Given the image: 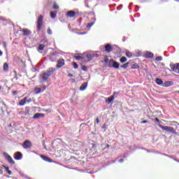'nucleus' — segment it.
<instances>
[{
	"mask_svg": "<svg viewBox=\"0 0 179 179\" xmlns=\"http://www.w3.org/2000/svg\"><path fill=\"white\" fill-rule=\"evenodd\" d=\"M54 72H55V69L50 68L49 69L47 70L46 72H44L40 75V77H39L40 80H42V82H47L50 76H51V75H52Z\"/></svg>",
	"mask_w": 179,
	"mask_h": 179,
	"instance_id": "f257e3e1",
	"label": "nucleus"
},
{
	"mask_svg": "<svg viewBox=\"0 0 179 179\" xmlns=\"http://www.w3.org/2000/svg\"><path fill=\"white\" fill-rule=\"evenodd\" d=\"M159 127L161 128V129H163L164 131H166V132H170L171 134H173L174 135H177L178 133H177V131L174 129V128L169 126H163L162 124L159 125Z\"/></svg>",
	"mask_w": 179,
	"mask_h": 179,
	"instance_id": "f03ea898",
	"label": "nucleus"
},
{
	"mask_svg": "<svg viewBox=\"0 0 179 179\" xmlns=\"http://www.w3.org/2000/svg\"><path fill=\"white\" fill-rule=\"evenodd\" d=\"M109 68H115V69H118L120 68V63L114 61L113 59H110L108 64Z\"/></svg>",
	"mask_w": 179,
	"mask_h": 179,
	"instance_id": "7ed1b4c3",
	"label": "nucleus"
},
{
	"mask_svg": "<svg viewBox=\"0 0 179 179\" xmlns=\"http://www.w3.org/2000/svg\"><path fill=\"white\" fill-rule=\"evenodd\" d=\"M3 156H4L5 159L10 163V164H15V162L13 161V158L9 155L7 152H3Z\"/></svg>",
	"mask_w": 179,
	"mask_h": 179,
	"instance_id": "20e7f679",
	"label": "nucleus"
},
{
	"mask_svg": "<svg viewBox=\"0 0 179 179\" xmlns=\"http://www.w3.org/2000/svg\"><path fill=\"white\" fill-rule=\"evenodd\" d=\"M41 26H43V15H40L37 20V29L41 30Z\"/></svg>",
	"mask_w": 179,
	"mask_h": 179,
	"instance_id": "39448f33",
	"label": "nucleus"
},
{
	"mask_svg": "<svg viewBox=\"0 0 179 179\" xmlns=\"http://www.w3.org/2000/svg\"><path fill=\"white\" fill-rule=\"evenodd\" d=\"M31 142L29 140H26L22 144V148H24V149H29L31 148Z\"/></svg>",
	"mask_w": 179,
	"mask_h": 179,
	"instance_id": "423d86ee",
	"label": "nucleus"
},
{
	"mask_svg": "<svg viewBox=\"0 0 179 179\" xmlns=\"http://www.w3.org/2000/svg\"><path fill=\"white\" fill-rule=\"evenodd\" d=\"M22 157H23V155L20 152H17L14 154V159L15 160H22Z\"/></svg>",
	"mask_w": 179,
	"mask_h": 179,
	"instance_id": "0eeeda50",
	"label": "nucleus"
},
{
	"mask_svg": "<svg viewBox=\"0 0 179 179\" xmlns=\"http://www.w3.org/2000/svg\"><path fill=\"white\" fill-rule=\"evenodd\" d=\"M171 68L173 71V72L179 73V63L171 66Z\"/></svg>",
	"mask_w": 179,
	"mask_h": 179,
	"instance_id": "6e6552de",
	"label": "nucleus"
},
{
	"mask_svg": "<svg viewBox=\"0 0 179 179\" xmlns=\"http://www.w3.org/2000/svg\"><path fill=\"white\" fill-rule=\"evenodd\" d=\"M94 58V52H90L86 55V59L87 61H92Z\"/></svg>",
	"mask_w": 179,
	"mask_h": 179,
	"instance_id": "1a4fd4ad",
	"label": "nucleus"
},
{
	"mask_svg": "<svg viewBox=\"0 0 179 179\" xmlns=\"http://www.w3.org/2000/svg\"><path fill=\"white\" fill-rule=\"evenodd\" d=\"M64 65H65V60H64V59H60L58 62H57V68H62V66H64Z\"/></svg>",
	"mask_w": 179,
	"mask_h": 179,
	"instance_id": "9d476101",
	"label": "nucleus"
},
{
	"mask_svg": "<svg viewBox=\"0 0 179 179\" xmlns=\"http://www.w3.org/2000/svg\"><path fill=\"white\" fill-rule=\"evenodd\" d=\"M45 115L44 113H36L34 116H33V119L34 120H38V118H44Z\"/></svg>",
	"mask_w": 179,
	"mask_h": 179,
	"instance_id": "9b49d317",
	"label": "nucleus"
},
{
	"mask_svg": "<svg viewBox=\"0 0 179 179\" xmlns=\"http://www.w3.org/2000/svg\"><path fill=\"white\" fill-rule=\"evenodd\" d=\"M75 15H76V13L75 11L70 10V11L67 12L66 17H74Z\"/></svg>",
	"mask_w": 179,
	"mask_h": 179,
	"instance_id": "f8f14e48",
	"label": "nucleus"
},
{
	"mask_svg": "<svg viewBox=\"0 0 179 179\" xmlns=\"http://www.w3.org/2000/svg\"><path fill=\"white\" fill-rule=\"evenodd\" d=\"M49 58L50 59V61H52V62H54V61H55L57 59V54L55 53H51L49 55Z\"/></svg>",
	"mask_w": 179,
	"mask_h": 179,
	"instance_id": "ddd939ff",
	"label": "nucleus"
},
{
	"mask_svg": "<svg viewBox=\"0 0 179 179\" xmlns=\"http://www.w3.org/2000/svg\"><path fill=\"white\" fill-rule=\"evenodd\" d=\"M105 51H106V52H111V51H113V47H111V45L107 44L105 46Z\"/></svg>",
	"mask_w": 179,
	"mask_h": 179,
	"instance_id": "4468645a",
	"label": "nucleus"
},
{
	"mask_svg": "<svg viewBox=\"0 0 179 179\" xmlns=\"http://www.w3.org/2000/svg\"><path fill=\"white\" fill-rule=\"evenodd\" d=\"M41 157L42 159L44 160V162H48V163H52V160H51V159H50L44 155H41Z\"/></svg>",
	"mask_w": 179,
	"mask_h": 179,
	"instance_id": "2eb2a0df",
	"label": "nucleus"
},
{
	"mask_svg": "<svg viewBox=\"0 0 179 179\" xmlns=\"http://www.w3.org/2000/svg\"><path fill=\"white\" fill-rule=\"evenodd\" d=\"M115 99V97L114 96V95H112L109 96L107 99H106V102L107 103V104H110V103H111V101H113Z\"/></svg>",
	"mask_w": 179,
	"mask_h": 179,
	"instance_id": "dca6fc26",
	"label": "nucleus"
},
{
	"mask_svg": "<svg viewBox=\"0 0 179 179\" xmlns=\"http://www.w3.org/2000/svg\"><path fill=\"white\" fill-rule=\"evenodd\" d=\"M34 92H35L36 94H38L41 93V86L35 87Z\"/></svg>",
	"mask_w": 179,
	"mask_h": 179,
	"instance_id": "f3484780",
	"label": "nucleus"
},
{
	"mask_svg": "<svg viewBox=\"0 0 179 179\" xmlns=\"http://www.w3.org/2000/svg\"><path fill=\"white\" fill-rule=\"evenodd\" d=\"M171 85H173V82H171V81H166L164 83L163 87H170V86H171Z\"/></svg>",
	"mask_w": 179,
	"mask_h": 179,
	"instance_id": "a211bd4d",
	"label": "nucleus"
},
{
	"mask_svg": "<svg viewBox=\"0 0 179 179\" xmlns=\"http://www.w3.org/2000/svg\"><path fill=\"white\" fill-rule=\"evenodd\" d=\"M155 83H157V85H159V86H163L164 85L163 80L160 78H156Z\"/></svg>",
	"mask_w": 179,
	"mask_h": 179,
	"instance_id": "6ab92c4d",
	"label": "nucleus"
},
{
	"mask_svg": "<svg viewBox=\"0 0 179 179\" xmlns=\"http://www.w3.org/2000/svg\"><path fill=\"white\" fill-rule=\"evenodd\" d=\"M26 100H27V96H25L24 99H22L20 102H19V105L20 106H24V104H26Z\"/></svg>",
	"mask_w": 179,
	"mask_h": 179,
	"instance_id": "aec40b11",
	"label": "nucleus"
},
{
	"mask_svg": "<svg viewBox=\"0 0 179 179\" xmlns=\"http://www.w3.org/2000/svg\"><path fill=\"white\" fill-rule=\"evenodd\" d=\"M22 31L24 33V36H29L31 34V31L30 30L27 29H22Z\"/></svg>",
	"mask_w": 179,
	"mask_h": 179,
	"instance_id": "412c9836",
	"label": "nucleus"
},
{
	"mask_svg": "<svg viewBox=\"0 0 179 179\" xmlns=\"http://www.w3.org/2000/svg\"><path fill=\"white\" fill-rule=\"evenodd\" d=\"M86 87H87V83H84L83 85H81V86L80 87V90L83 92V90H86Z\"/></svg>",
	"mask_w": 179,
	"mask_h": 179,
	"instance_id": "4be33fe9",
	"label": "nucleus"
},
{
	"mask_svg": "<svg viewBox=\"0 0 179 179\" xmlns=\"http://www.w3.org/2000/svg\"><path fill=\"white\" fill-rule=\"evenodd\" d=\"M153 53H152V52H145V57L146 58H153Z\"/></svg>",
	"mask_w": 179,
	"mask_h": 179,
	"instance_id": "5701e85b",
	"label": "nucleus"
},
{
	"mask_svg": "<svg viewBox=\"0 0 179 179\" xmlns=\"http://www.w3.org/2000/svg\"><path fill=\"white\" fill-rule=\"evenodd\" d=\"M75 58L78 60V61H81V62H85V58L82 56H75Z\"/></svg>",
	"mask_w": 179,
	"mask_h": 179,
	"instance_id": "b1692460",
	"label": "nucleus"
},
{
	"mask_svg": "<svg viewBox=\"0 0 179 179\" xmlns=\"http://www.w3.org/2000/svg\"><path fill=\"white\" fill-rule=\"evenodd\" d=\"M57 11H55V12L51 11L50 12V17L52 19H55V17H57Z\"/></svg>",
	"mask_w": 179,
	"mask_h": 179,
	"instance_id": "393cba45",
	"label": "nucleus"
},
{
	"mask_svg": "<svg viewBox=\"0 0 179 179\" xmlns=\"http://www.w3.org/2000/svg\"><path fill=\"white\" fill-rule=\"evenodd\" d=\"M3 71H5L6 72H8V71H9V66H8V63H4Z\"/></svg>",
	"mask_w": 179,
	"mask_h": 179,
	"instance_id": "a878e982",
	"label": "nucleus"
},
{
	"mask_svg": "<svg viewBox=\"0 0 179 179\" xmlns=\"http://www.w3.org/2000/svg\"><path fill=\"white\" fill-rule=\"evenodd\" d=\"M45 48V45H44V44H41L38 48V50L43 51V50H44Z\"/></svg>",
	"mask_w": 179,
	"mask_h": 179,
	"instance_id": "bb28decb",
	"label": "nucleus"
},
{
	"mask_svg": "<svg viewBox=\"0 0 179 179\" xmlns=\"http://www.w3.org/2000/svg\"><path fill=\"white\" fill-rule=\"evenodd\" d=\"M52 9H59V6L57 2H54Z\"/></svg>",
	"mask_w": 179,
	"mask_h": 179,
	"instance_id": "cd10ccee",
	"label": "nucleus"
},
{
	"mask_svg": "<svg viewBox=\"0 0 179 179\" xmlns=\"http://www.w3.org/2000/svg\"><path fill=\"white\" fill-rule=\"evenodd\" d=\"M129 65V62H127L120 66V68H123V69H127Z\"/></svg>",
	"mask_w": 179,
	"mask_h": 179,
	"instance_id": "c85d7f7f",
	"label": "nucleus"
},
{
	"mask_svg": "<svg viewBox=\"0 0 179 179\" xmlns=\"http://www.w3.org/2000/svg\"><path fill=\"white\" fill-rule=\"evenodd\" d=\"M155 61H158V62L163 61V57L162 56H157L155 58Z\"/></svg>",
	"mask_w": 179,
	"mask_h": 179,
	"instance_id": "c756f323",
	"label": "nucleus"
},
{
	"mask_svg": "<svg viewBox=\"0 0 179 179\" xmlns=\"http://www.w3.org/2000/svg\"><path fill=\"white\" fill-rule=\"evenodd\" d=\"M120 62H121L122 64H124V62H127V57H122L120 59Z\"/></svg>",
	"mask_w": 179,
	"mask_h": 179,
	"instance_id": "7c9ffc66",
	"label": "nucleus"
},
{
	"mask_svg": "<svg viewBox=\"0 0 179 179\" xmlns=\"http://www.w3.org/2000/svg\"><path fill=\"white\" fill-rule=\"evenodd\" d=\"M126 56L128 57V58H132V53L131 52H126Z\"/></svg>",
	"mask_w": 179,
	"mask_h": 179,
	"instance_id": "2f4dec72",
	"label": "nucleus"
},
{
	"mask_svg": "<svg viewBox=\"0 0 179 179\" xmlns=\"http://www.w3.org/2000/svg\"><path fill=\"white\" fill-rule=\"evenodd\" d=\"M138 68H139V66H138V64H133V66H131L132 69H138Z\"/></svg>",
	"mask_w": 179,
	"mask_h": 179,
	"instance_id": "473e14b6",
	"label": "nucleus"
},
{
	"mask_svg": "<svg viewBox=\"0 0 179 179\" xmlns=\"http://www.w3.org/2000/svg\"><path fill=\"white\" fill-rule=\"evenodd\" d=\"M93 24H94V22H90V23H88L87 24V27H92V26H93Z\"/></svg>",
	"mask_w": 179,
	"mask_h": 179,
	"instance_id": "72a5a7b5",
	"label": "nucleus"
},
{
	"mask_svg": "<svg viewBox=\"0 0 179 179\" xmlns=\"http://www.w3.org/2000/svg\"><path fill=\"white\" fill-rule=\"evenodd\" d=\"M73 66L74 69H78V64L76 62H73Z\"/></svg>",
	"mask_w": 179,
	"mask_h": 179,
	"instance_id": "f704fd0d",
	"label": "nucleus"
},
{
	"mask_svg": "<svg viewBox=\"0 0 179 179\" xmlns=\"http://www.w3.org/2000/svg\"><path fill=\"white\" fill-rule=\"evenodd\" d=\"M41 92H44V90H45V89H47V86L45 85H43L41 87Z\"/></svg>",
	"mask_w": 179,
	"mask_h": 179,
	"instance_id": "c9c22d12",
	"label": "nucleus"
},
{
	"mask_svg": "<svg viewBox=\"0 0 179 179\" xmlns=\"http://www.w3.org/2000/svg\"><path fill=\"white\" fill-rule=\"evenodd\" d=\"M34 101V99H31V98H29V99H26V103H31V101Z\"/></svg>",
	"mask_w": 179,
	"mask_h": 179,
	"instance_id": "e433bc0d",
	"label": "nucleus"
},
{
	"mask_svg": "<svg viewBox=\"0 0 179 179\" xmlns=\"http://www.w3.org/2000/svg\"><path fill=\"white\" fill-rule=\"evenodd\" d=\"M82 70L85 71V72H86L87 71V67H86V66H82Z\"/></svg>",
	"mask_w": 179,
	"mask_h": 179,
	"instance_id": "4c0bfd02",
	"label": "nucleus"
},
{
	"mask_svg": "<svg viewBox=\"0 0 179 179\" xmlns=\"http://www.w3.org/2000/svg\"><path fill=\"white\" fill-rule=\"evenodd\" d=\"M48 33L49 34H52V31L51 30V29L48 28Z\"/></svg>",
	"mask_w": 179,
	"mask_h": 179,
	"instance_id": "58836bf2",
	"label": "nucleus"
},
{
	"mask_svg": "<svg viewBox=\"0 0 179 179\" xmlns=\"http://www.w3.org/2000/svg\"><path fill=\"white\" fill-rule=\"evenodd\" d=\"M119 163H124V159L121 158L118 160Z\"/></svg>",
	"mask_w": 179,
	"mask_h": 179,
	"instance_id": "ea45409f",
	"label": "nucleus"
},
{
	"mask_svg": "<svg viewBox=\"0 0 179 179\" xmlns=\"http://www.w3.org/2000/svg\"><path fill=\"white\" fill-rule=\"evenodd\" d=\"M7 173L9 176H12V171L10 170H8Z\"/></svg>",
	"mask_w": 179,
	"mask_h": 179,
	"instance_id": "a19ab883",
	"label": "nucleus"
},
{
	"mask_svg": "<svg viewBox=\"0 0 179 179\" xmlns=\"http://www.w3.org/2000/svg\"><path fill=\"white\" fill-rule=\"evenodd\" d=\"M133 5H134V3H130L129 9H131Z\"/></svg>",
	"mask_w": 179,
	"mask_h": 179,
	"instance_id": "79ce46f5",
	"label": "nucleus"
},
{
	"mask_svg": "<svg viewBox=\"0 0 179 179\" xmlns=\"http://www.w3.org/2000/svg\"><path fill=\"white\" fill-rule=\"evenodd\" d=\"M13 96H16V94H17V91H13Z\"/></svg>",
	"mask_w": 179,
	"mask_h": 179,
	"instance_id": "37998d69",
	"label": "nucleus"
},
{
	"mask_svg": "<svg viewBox=\"0 0 179 179\" xmlns=\"http://www.w3.org/2000/svg\"><path fill=\"white\" fill-rule=\"evenodd\" d=\"M3 45L4 48H6V42H3Z\"/></svg>",
	"mask_w": 179,
	"mask_h": 179,
	"instance_id": "c03bdc74",
	"label": "nucleus"
},
{
	"mask_svg": "<svg viewBox=\"0 0 179 179\" xmlns=\"http://www.w3.org/2000/svg\"><path fill=\"white\" fill-rule=\"evenodd\" d=\"M155 121H157V122H160V120H159L157 117L155 118Z\"/></svg>",
	"mask_w": 179,
	"mask_h": 179,
	"instance_id": "a18cd8bd",
	"label": "nucleus"
},
{
	"mask_svg": "<svg viewBox=\"0 0 179 179\" xmlns=\"http://www.w3.org/2000/svg\"><path fill=\"white\" fill-rule=\"evenodd\" d=\"M146 122H148L147 120H143V121L141 122V124H146Z\"/></svg>",
	"mask_w": 179,
	"mask_h": 179,
	"instance_id": "49530a36",
	"label": "nucleus"
},
{
	"mask_svg": "<svg viewBox=\"0 0 179 179\" xmlns=\"http://www.w3.org/2000/svg\"><path fill=\"white\" fill-rule=\"evenodd\" d=\"M69 76L70 78H72V77H73V74L69 73Z\"/></svg>",
	"mask_w": 179,
	"mask_h": 179,
	"instance_id": "de8ad7c7",
	"label": "nucleus"
},
{
	"mask_svg": "<svg viewBox=\"0 0 179 179\" xmlns=\"http://www.w3.org/2000/svg\"><path fill=\"white\" fill-rule=\"evenodd\" d=\"M5 169L6 170V171H8V170H9V168L8 166H6Z\"/></svg>",
	"mask_w": 179,
	"mask_h": 179,
	"instance_id": "09e8293b",
	"label": "nucleus"
},
{
	"mask_svg": "<svg viewBox=\"0 0 179 179\" xmlns=\"http://www.w3.org/2000/svg\"><path fill=\"white\" fill-rule=\"evenodd\" d=\"M141 52H139L138 55H137V57H141Z\"/></svg>",
	"mask_w": 179,
	"mask_h": 179,
	"instance_id": "8fccbe9b",
	"label": "nucleus"
},
{
	"mask_svg": "<svg viewBox=\"0 0 179 179\" xmlns=\"http://www.w3.org/2000/svg\"><path fill=\"white\" fill-rule=\"evenodd\" d=\"M96 124H99V118H96Z\"/></svg>",
	"mask_w": 179,
	"mask_h": 179,
	"instance_id": "3c124183",
	"label": "nucleus"
},
{
	"mask_svg": "<svg viewBox=\"0 0 179 179\" xmlns=\"http://www.w3.org/2000/svg\"><path fill=\"white\" fill-rule=\"evenodd\" d=\"M2 51L1 50H0V57H2Z\"/></svg>",
	"mask_w": 179,
	"mask_h": 179,
	"instance_id": "603ef678",
	"label": "nucleus"
},
{
	"mask_svg": "<svg viewBox=\"0 0 179 179\" xmlns=\"http://www.w3.org/2000/svg\"><path fill=\"white\" fill-rule=\"evenodd\" d=\"M106 148H110V145H107Z\"/></svg>",
	"mask_w": 179,
	"mask_h": 179,
	"instance_id": "864d4df0",
	"label": "nucleus"
},
{
	"mask_svg": "<svg viewBox=\"0 0 179 179\" xmlns=\"http://www.w3.org/2000/svg\"><path fill=\"white\" fill-rule=\"evenodd\" d=\"M3 167L5 169V167H6V166L3 165Z\"/></svg>",
	"mask_w": 179,
	"mask_h": 179,
	"instance_id": "5fc2aeb1",
	"label": "nucleus"
},
{
	"mask_svg": "<svg viewBox=\"0 0 179 179\" xmlns=\"http://www.w3.org/2000/svg\"><path fill=\"white\" fill-rule=\"evenodd\" d=\"M81 34H86V33H82Z\"/></svg>",
	"mask_w": 179,
	"mask_h": 179,
	"instance_id": "6e6d98bb",
	"label": "nucleus"
},
{
	"mask_svg": "<svg viewBox=\"0 0 179 179\" xmlns=\"http://www.w3.org/2000/svg\"><path fill=\"white\" fill-rule=\"evenodd\" d=\"M1 89H2V87H0V90H1Z\"/></svg>",
	"mask_w": 179,
	"mask_h": 179,
	"instance_id": "4d7b16f0",
	"label": "nucleus"
},
{
	"mask_svg": "<svg viewBox=\"0 0 179 179\" xmlns=\"http://www.w3.org/2000/svg\"><path fill=\"white\" fill-rule=\"evenodd\" d=\"M147 152H149V150H147Z\"/></svg>",
	"mask_w": 179,
	"mask_h": 179,
	"instance_id": "13d9d810",
	"label": "nucleus"
},
{
	"mask_svg": "<svg viewBox=\"0 0 179 179\" xmlns=\"http://www.w3.org/2000/svg\"><path fill=\"white\" fill-rule=\"evenodd\" d=\"M175 1H179V0H175Z\"/></svg>",
	"mask_w": 179,
	"mask_h": 179,
	"instance_id": "bf43d9fd",
	"label": "nucleus"
}]
</instances>
